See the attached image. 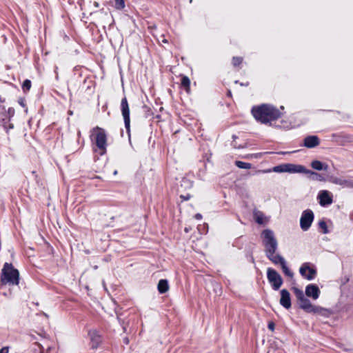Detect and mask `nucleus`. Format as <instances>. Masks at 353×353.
<instances>
[{
  "label": "nucleus",
  "instance_id": "obj_27",
  "mask_svg": "<svg viewBox=\"0 0 353 353\" xmlns=\"http://www.w3.org/2000/svg\"><path fill=\"white\" fill-rule=\"evenodd\" d=\"M181 186L184 187L185 189L190 188L192 186V182L187 178H183Z\"/></svg>",
  "mask_w": 353,
  "mask_h": 353
},
{
  "label": "nucleus",
  "instance_id": "obj_2",
  "mask_svg": "<svg viewBox=\"0 0 353 353\" xmlns=\"http://www.w3.org/2000/svg\"><path fill=\"white\" fill-rule=\"evenodd\" d=\"M1 282L3 285H17L19 283V272L12 264L6 263L1 270Z\"/></svg>",
  "mask_w": 353,
  "mask_h": 353
},
{
  "label": "nucleus",
  "instance_id": "obj_5",
  "mask_svg": "<svg viewBox=\"0 0 353 353\" xmlns=\"http://www.w3.org/2000/svg\"><path fill=\"white\" fill-rule=\"evenodd\" d=\"M95 143L100 150V154H103L106 150L107 137L105 130L101 128H96Z\"/></svg>",
  "mask_w": 353,
  "mask_h": 353
},
{
  "label": "nucleus",
  "instance_id": "obj_42",
  "mask_svg": "<svg viewBox=\"0 0 353 353\" xmlns=\"http://www.w3.org/2000/svg\"><path fill=\"white\" fill-rule=\"evenodd\" d=\"M162 41H163V43H167V42H168L167 39H163Z\"/></svg>",
  "mask_w": 353,
  "mask_h": 353
},
{
  "label": "nucleus",
  "instance_id": "obj_9",
  "mask_svg": "<svg viewBox=\"0 0 353 353\" xmlns=\"http://www.w3.org/2000/svg\"><path fill=\"white\" fill-rule=\"evenodd\" d=\"M121 110L123 117L125 126L127 130L130 128V109L126 97L122 99L121 102Z\"/></svg>",
  "mask_w": 353,
  "mask_h": 353
},
{
  "label": "nucleus",
  "instance_id": "obj_19",
  "mask_svg": "<svg viewBox=\"0 0 353 353\" xmlns=\"http://www.w3.org/2000/svg\"><path fill=\"white\" fill-rule=\"evenodd\" d=\"M267 257L269 260H270L272 263H274L276 265H281L286 261L282 256L276 253L271 254V255H268L267 256Z\"/></svg>",
  "mask_w": 353,
  "mask_h": 353
},
{
  "label": "nucleus",
  "instance_id": "obj_11",
  "mask_svg": "<svg viewBox=\"0 0 353 353\" xmlns=\"http://www.w3.org/2000/svg\"><path fill=\"white\" fill-rule=\"evenodd\" d=\"M263 246L276 242L273 231L269 229L264 230L262 232Z\"/></svg>",
  "mask_w": 353,
  "mask_h": 353
},
{
  "label": "nucleus",
  "instance_id": "obj_17",
  "mask_svg": "<svg viewBox=\"0 0 353 353\" xmlns=\"http://www.w3.org/2000/svg\"><path fill=\"white\" fill-rule=\"evenodd\" d=\"M88 335L90 337V339L92 342V345L97 347L98 344L100 343V335L96 330H90L88 332Z\"/></svg>",
  "mask_w": 353,
  "mask_h": 353
},
{
  "label": "nucleus",
  "instance_id": "obj_22",
  "mask_svg": "<svg viewBox=\"0 0 353 353\" xmlns=\"http://www.w3.org/2000/svg\"><path fill=\"white\" fill-rule=\"evenodd\" d=\"M158 290L159 293H165L169 289L168 282L165 279H161L158 283Z\"/></svg>",
  "mask_w": 353,
  "mask_h": 353
},
{
  "label": "nucleus",
  "instance_id": "obj_37",
  "mask_svg": "<svg viewBox=\"0 0 353 353\" xmlns=\"http://www.w3.org/2000/svg\"><path fill=\"white\" fill-rule=\"evenodd\" d=\"M14 112V109H12V108H9L8 109V113L10 114H13Z\"/></svg>",
  "mask_w": 353,
  "mask_h": 353
},
{
  "label": "nucleus",
  "instance_id": "obj_38",
  "mask_svg": "<svg viewBox=\"0 0 353 353\" xmlns=\"http://www.w3.org/2000/svg\"><path fill=\"white\" fill-rule=\"evenodd\" d=\"M181 198H183L185 200H188L190 199V196L188 195L186 196H181Z\"/></svg>",
  "mask_w": 353,
  "mask_h": 353
},
{
  "label": "nucleus",
  "instance_id": "obj_30",
  "mask_svg": "<svg viewBox=\"0 0 353 353\" xmlns=\"http://www.w3.org/2000/svg\"><path fill=\"white\" fill-rule=\"evenodd\" d=\"M115 1V7L117 9H123L125 7V3L123 0H114Z\"/></svg>",
  "mask_w": 353,
  "mask_h": 353
},
{
  "label": "nucleus",
  "instance_id": "obj_1",
  "mask_svg": "<svg viewBox=\"0 0 353 353\" xmlns=\"http://www.w3.org/2000/svg\"><path fill=\"white\" fill-rule=\"evenodd\" d=\"M252 114L256 120L263 123H267L281 117L279 110L268 104L253 107Z\"/></svg>",
  "mask_w": 353,
  "mask_h": 353
},
{
  "label": "nucleus",
  "instance_id": "obj_20",
  "mask_svg": "<svg viewBox=\"0 0 353 353\" xmlns=\"http://www.w3.org/2000/svg\"><path fill=\"white\" fill-rule=\"evenodd\" d=\"M305 174H308V177L314 181H324L325 179V178L320 174L313 172L310 170H307L305 168V172H304Z\"/></svg>",
  "mask_w": 353,
  "mask_h": 353
},
{
  "label": "nucleus",
  "instance_id": "obj_24",
  "mask_svg": "<svg viewBox=\"0 0 353 353\" xmlns=\"http://www.w3.org/2000/svg\"><path fill=\"white\" fill-rule=\"evenodd\" d=\"M281 268L283 270L285 275L290 278H292L294 276V273L290 270V268L287 266L286 261L281 265Z\"/></svg>",
  "mask_w": 353,
  "mask_h": 353
},
{
  "label": "nucleus",
  "instance_id": "obj_33",
  "mask_svg": "<svg viewBox=\"0 0 353 353\" xmlns=\"http://www.w3.org/2000/svg\"><path fill=\"white\" fill-rule=\"evenodd\" d=\"M34 345L37 347L36 351H38V353H43V347L41 344L35 343Z\"/></svg>",
  "mask_w": 353,
  "mask_h": 353
},
{
  "label": "nucleus",
  "instance_id": "obj_18",
  "mask_svg": "<svg viewBox=\"0 0 353 353\" xmlns=\"http://www.w3.org/2000/svg\"><path fill=\"white\" fill-rule=\"evenodd\" d=\"M311 167L316 170L321 171L325 170L327 171L328 169V165L322 163L320 161L314 160L311 163Z\"/></svg>",
  "mask_w": 353,
  "mask_h": 353
},
{
  "label": "nucleus",
  "instance_id": "obj_13",
  "mask_svg": "<svg viewBox=\"0 0 353 353\" xmlns=\"http://www.w3.org/2000/svg\"><path fill=\"white\" fill-rule=\"evenodd\" d=\"M319 143V139L315 135L306 137L303 140V145L307 148H315L318 146Z\"/></svg>",
  "mask_w": 353,
  "mask_h": 353
},
{
  "label": "nucleus",
  "instance_id": "obj_25",
  "mask_svg": "<svg viewBox=\"0 0 353 353\" xmlns=\"http://www.w3.org/2000/svg\"><path fill=\"white\" fill-rule=\"evenodd\" d=\"M281 268L283 270L285 275L290 278H292L294 276V273L290 270V268L287 266L286 261L281 265Z\"/></svg>",
  "mask_w": 353,
  "mask_h": 353
},
{
  "label": "nucleus",
  "instance_id": "obj_32",
  "mask_svg": "<svg viewBox=\"0 0 353 353\" xmlns=\"http://www.w3.org/2000/svg\"><path fill=\"white\" fill-rule=\"evenodd\" d=\"M319 228H321V229L323 230V232L324 234L328 233V230H327V224H326V223L324 221H319Z\"/></svg>",
  "mask_w": 353,
  "mask_h": 353
},
{
  "label": "nucleus",
  "instance_id": "obj_10",
  "mask_svg": "<svg viewBox=\"0 0 353 353\" xmlns=\"http://www.w3.org/2000/svg\"><path fill=\"white\" fill-rule=\"evenodd\" d=\"M305 295L316 300L320 295V290L316 285L309 284L305 288Z\"/></svg>",
  "mask_w": 353,
  "mask_h": 353
},
{
  "label": "nucleus",
  "instance_id": "obj_21",
  "mask_svg": "<svg viewBox=\"0 0 353 353\" xmlns=\"http://www.w3.org/2000/svg\"><path fill=\"white\" fill-rule=\"evenodd\" d=\"M265 252L266 256L271 255V254H275L278 248V242H274L273 243L268 244L264 246Z\"/></svg>",
  "mask_w": 353,
  "mask_h": 353
},
{
  "label": "nucleus",
  "instance_id": "obj_15",
  "mask_svg": "<svg viewBox=\"0 0 353 353\" xmlns=\"http://www.w3.org/2000/svg\"><path fill=\"white\" fill-rule=\"evenodd\" d=\"M305 168L301 165L286 163V172L289 173H304Z\"/></svg>",
  "mask_w": 353,
  "mask_h": 353
},
{
  "label": "nucleus",
  "instance_id": "obj_3",
  "mask_svg": "<svg viewBox=\"0 0 353 353\" xmlns=\"http://www.w3.org/2000/svg\"><path fill=\"white\" fill-rule=\"evenodd\" d=\"M294 294L297 299L299 307L307 312L318 313L321 310V307L313 305L310 301L307 299L303 292L297 288H292Z\"/></svg>",
  "mask_w": 353,
  "mask_h": 353
},
{
  "label": "nucleus",
  "instance_id": "obj_8",
  "mask_svg": "<svg viewBox=\"0 0 353 353\" xmlns=\"http://www.w3.org/2000/svg\"><path fill=\"white\" fill-rule=\"evenodd\" d=\"M332 198V194L328 190H321L317 196L319 204L323 207L332 204L333 202Z\"/></svg>",
  "mask_w": 353,
  "mask_h": 353
},
{
  "label": "nucleus",
  "instance_id": "obj_36",
  "mask_svg": "<svg viewBox=\"0 0 353 353\" xmlns=\"http://www.w3.org/2000/svg\"><path fill=\"white\" fill-rule=\"evenodd\" d=\"M194 218L196 219L200 220V219H202V215L201 214H199V213L196 214L195 216H194Z\"/></svg>",
  "mask_w": 353,
  "mask_h": 353
},
{
  "label": "nucleus",
  "instance_id": "obj_23",
  "mask_svg": "<svg viewBox=\"0 0 353 353\" xmlns=\"http://www.w3.org/2000/svg\"><path fill=\"white\" fill-rule=\"evenodd\" d=\"M254 219L259 224H263L266 221V218L264 214L261 211L254 212Z\"/></svg>",
  "mask_w": 353,
  "mask_h": 353
},
{
  "label": "nucleus",
  "instance_id": "obj_12",
  "mask_svg": "<svg viewBox=\"0 0 353 353\" xmlns=\"http://www.w3.org/2000/svg\"><path fill=\"white\" fill-rule=\"evenodd\" d=\"M279 302L280 304L286 309L291 307L290 294L287 290L283 289L281 290V299Z\"/></svg>",
  "mask_w": 353,
  "mask_h": 353
},
{
  "label": "nucleus",
  "instance_id": "obj_4",
  "mask_svg": "<svg viewBox=\"0 0 353 353\" xmlns=\"http://www.w3.org/2000/svg\"><path fill=\"white\" fill-rule=\"evenodd\" d=\"M267 278L273 290H278L283 284L281 275L274 269L268 268L267 270Z\"/></svg>",
  "mask_w": 353,
  "mask_h": 353
},
{
  "label": "nucleus",
  "instance_id": "obj_26",
  "mask_svg": "<svg viewBox=\"0 0 353 353\" xmlns=\"http://www.w3.org/2000/svg\"><path fill=\"white\" fill-rule=\"evenodd\" d=\"M235 165L241 169H250L252 168V164L250 163H246L241 161H236Z\"/></svg>",
  "mask_w": 353,
  "mask_h": 353
},
{
  "label": "nucleus",
  "instance_id": "obj_44",
  "mask_svg": "<svg viewBox=\"0 0 353 353\" xmlns=\"http://www.w3.org/2000/svg\"><path fill=\"white\" fill-rule=\"evenodd\" d=\"M117 174V170H115V171L114 172V174Z\"/></svg>",
  "mask_w": 353,
  "mask_h": 353
},
{
  "label": "nucleus",
  "instance_id": "obj_29",
  "mask_svg": "<svg viewBox=\"0 0 353 353\" xmlns=\"http://www.w3.org/2000/svg\"><path fill=\"white\" fill-rule=\"evenodd\" d=\"M31 88V81L28 79H26L23 81L22 85V88L24 91L29 90Z\"/></svg>",
  "mask_w": 353,
  "mask_h": 353
},
{
  "label": "nucleus",
  "instance_id": "obj_40",
  "mask_svg": "<svg viewBox=\"0 0 353 353\" xmlns=\"http://www.w3.org/2000/svg\"><path fill=\"white\" fill-rule=\"evenodd\" d=\"M123 341H124V343H125V344H128V343H129V340H128V338H125V339H123Z\"/></svg>",
  "mask_w": 353,
  "mask_h": 353
},
{
  "label": "nucleus",
  "instance_id": "obj_7",
  "mask_svg": "<svg viewBox=\"0 0 353 353\" xmlns=\"http://www.w3.org/2000/svg\"><path fill=\"white\" fill-rule=\"evenodd\" d=\"M299 272L301 275L308 281L313 280L316 276V270L311 267L309 263H304L301 265Z\"/></svg>",
  "mask_w": 353,
  "mask_h": 353
},
{
  "label": "nucleus",
  "instance_id": "obj_34",
  "mask_svg": "<svg viewBox=\"0 0 353 353\" xmlns=\"http://www.w3.org/2000/svg\"><path fill=\"white\" fill-rule=\"evenodd\" d=\"M274 326H275L274 323L272 321L269 322L268 325V329L270 330L271 331H273L274 330Z\"/></svg>",
  "mask_w": 353,
  "mask_h": 353
},
{
  "label": "nucleus",
  "instance_id": "obj_28",
  "mask_svg": "<svg viewBox=\"0 0 353 353\" xmlns=\"http://www.w3.org/2000/svg\"><path fill=\"white\" fill-rule=\"evenodd\" d=\"M181 85L185 88L188 89L190 88V81L188 77L185 76L182 77Z\"/></svg>",
  "mask_w": 353,
  "mask_h": 353
},
{
  "label": "nucleus",
  "instance_id": "obj_39",
  "mask_svg": "<svg viewBox=\"0 0 353 353\" xmlns=\"http://www.w3.org/2000/svg\"><path fill=\"white\" fill-rule=\"evenodd\" d=\"M19 104H20L21 106H23V107H24V106H25V104H24V102H23V100L19 101Z\"/></svg>",
  "mask_w": 353,
  "mask_h": 353
},
{
  "label": "nucleus",
  "instance_id": "obj_41",
  "mask_svg": "<svg viewBox=\"0 0 353 353\" xmlns=\"http://www.w3.org/2000/svg\"><path fill=\"white\" fill-rule=\"evenodd\" d=\"M9 128H10V129L13 128V125H12V124H10V125H9Z\"/></svg>",
  "mask_w": 353,
  "mask_h": 353
},
{
  "label": "nucleus",
  "instance_id": "obj_16",
  "mask_svg": "<svg viewBox=\"0 0 353 353\" xmlns=\"http://www.w3.org/2000/svg\"><path fill=\"white\" fill-rule=\"evenodd\" d=\"M270 172H286V163L281 164L272 168V169L258 170L256 172L268 173Z\"/></svg>",
  "mask_w": 353,
  "mask_h": 353
},
{
  "label": "nucleus",
  "instance_id": "obj_6",
  "mask_svg": "<svg viewBox=\"0 0 353 353\" xmlns=\"http://www.w3.org/2000/svg\"><path fill=\"white\" fill-rule=\"evenodd\" d=\"M314 213L311 210H305L302 212L300 226L303 231L308 230L314 221Z\"/></svg>",
  "mask_w": 353,
  "mask_h": 353
},
{
  "label": "nucleus",
  "instance_id": "obj_14",
  "mask_svg": "<svg viewBox=\"0 0 353 353\" xmlns=\"http://www.w3.org/2000/svg\"><path fill=\"white\" fill-rule=\"evenodd\" d=\"M327 180L332 183L339 185L343 187L350 186L352 184V182L350 181L345 179L344 177L330 176Z\"/></svg>",
  "mask_w": 353,
  "mask_h": 353
},
{
  "label": "nucleus",
  "instance_id": "obj_31",
  "mask_svg": "<svg viewBox=\"0 0 353 353\" xmlns=\"http://www.w3.org/2000/svg\"><path fill=\"white\" fill-rule=\"evenodd\" d=\"M243 59L239 57H234L232 59V64L234 66H237L242 63Z\"/></svg>",
  "mask_w": 353,
  "mask_h": 353
},
{
  "label": "nucleus",
  "instance_id": "obj_43",
  "mask_svg": "<svg viewBox=\"0 0 353 353\" xmlns=\"http://www.w3.org/2000/svg\"><path fill=\"white\" fill-rule=\"evenodd\" d=\"M232 138L234 139H236V137L235 135H233V136H232Z\"/></svg>",
  "mask_w": 353,
  "mask_h": 353
},
{
  "label": "nucleus",
  "instance_id": "obj_35",
  "mask_svg": "<svg viewBox=\"0 0 353 353\" xmlns=\"http://www.w3.org/2000/svg\"><path fill=\"white\" fill-rule=\"evenodd\" d=\"M9 348L8 347H3L0 350V353H8Z\"/></svg>",
  "mask_w": 353,
  "mask_h": 353
}]
</instances>
